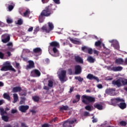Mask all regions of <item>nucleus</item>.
<instances>
[{
  "mask_svg": "<svg viewBox=\"0 0 127 127\" xmlns=\"http://www.w3.org/2000/svg\"><path fill=\"white\" fill-rule=\"evenodd\" d=\"M42 50L40 48H36L33 49V52L34 53H41Z\"/></svg>",
  "mask_w": 127,
  "mask_h": 127,
  "instance_id": "obj_26",
  "label": "nucleus"
},
{
  "mask_svg": "<svg viewBox=\"0 0 127 127\" xmlns=\"http://www.w3.org/2000/svg\"><path fill=\"white\" fill-rule=\"evenodd\" d=\"M68 72L69 75H72V69H71V68L68 69Z\"/></svg>",
  "mask_w": 127,
  "mask_h": 127,
  "instance_id": "obj_55",
  "label": "nucleus"
},
{
  "mask_svg": "<svg viewBox=\"0 0 127 127\" xmlns=\"http://www.w3.org/2000/svg\"><path fill=\"white\" fill-rule=\"evenodd\" d=\"M0 114L1 117H2V116H4V115L7 114V113L5 112V110H4L3 108H0Z\"/></svg>",
  "mask_w": 127,
  "mask_h": 127,
  "instance_id": "obj_31",
  "label": "nucleus"
},
{
  "mask_svg": "<svg viewBox=\"0 0 127 127\" xmlns=\"http://www.w3.org/2000/svg\"><path fill=\"white\" fill-rule=\"evenodd\" d=\"M120 126H122V127H126L127 126V122H126V121H121L119 123Z\"/></svg>",
  "mask_w": 127,
  "mask_h": 127,
  "instance_id": "obj_39",
  "label": "nucleus"
},
{
  "mask_svg": "<svg viewBox=\"0 0 127 127\" xmlns=\"http://www.w3.org/2000/svg\"><path fill=\"white\" fill-rule=\"evenodd\" d=\"M26 90H22L21 91V92H19V95L20 96H26Z\"/></svg>",
  "mask_w": 127,
  "mask_h": 127,
  "instance_id": "obj_33",
  "label": "nucleus"
},
{
  "mask_svg": "<svg viewBox=\"0 0 127 127\" xmlns=\"http://www.w3.org/2000/svg\"><path fill=\"white\" fill-rule=\"evenodd\" d=\"M121 83H122L123 86H126V85H127V79H123L121 78Z\"/></svg>",
  "mask_w": 127,
  "mask_h": 127,
  "instance_id": "obj_32",
  "label": "nucleus"
},
{
  "mask_svg": "<svg viewBox=\"0 0 127 127\" xmlns=\"http://www.w3.org/2000/svg\"><path fill=\"white\" fill-rule=\"evenodd\" d=\"M12 114H16L17 113V110L16 109H12L11 111Z\"/></svg>",
  "mask_w": 127,
  "mask_h": 127,
  "instance_id": "obj_48",
  "label": "nucleus"
},
{
  "mask_svg": "<svg viewBox=\"0 0 127 127\" xmlns=\"http://www.w3.org/2000/svg\"><path fill=\"white\" fill-rule=\"evenodd\" d=\"M42 127H49V125L48 124H44L42 126Z\"/></svg>",
  "mask_w": 127,
  "mask_h": 127,
  "instance_id": "obj_60",
  "label": "nucleus"
},
{
  "mask_svg": "<svg viewBox=\"0 0 127 127\" xmlns=\"http://www.w3.org/2000/svg\"><path fill=\"white\" fill-rule=\"evenodd\" d=\"M1 71H13V72H16V70L12 67V66L10 65V63L8 62H6L3 64L2 67L0 69Z\"/></svg>",
  "mask_w": 127,
  "mask_h": 127,
  "instance_id": "obj_4",
  "label": "nucleus"
},
{
  "mask_svg": "<svg viewBox=\"0 0 127 127\" xmlns=\"http://www.w3.org/2000/svg\"><path fill=\"white\" fill-rule=\"evenodd\" d=\"M1 119L4 122H8V120H9V117H8L7 116H4L3 115L1 116Z\"/></svg>",
  "mask_w": 127,
  "mask_h": 127,
  "instance_id": "obj_30",
  "label": "nucleus"
},
{
  "mask_svg": "<svg viewBox=\"0 0 127 127\" xmlns=\"http://www.w3.org/2000/svg\"><path fill=\"white\" fill-rule=\"evenodd\" d=\"M68 120H66L64 122V124L63 125L64 127H68V125H69V123L68 122Z\"/></svg>",
  "mask_w": 127,
  "mask_h": 127,
  "instance_id": "obj_40",
  "label": "nucleus"
},
{
  "mask_svg": "<svg viewBox=\"0 0 127 127\" xmlns=\"http://www.w3.org/2000/svg\"><path fill=\"white\" fill-rule=\"evenodd\" d=\"M87 79H88L89 80H95L97 81L98 83L100 82V79L99 78L95 75L94 74H92L91 73H89L87 76H86Z\"/></svg>",
  "mask_w": 127,
  "mask_h": 127,
  "instance_id": "obj_9",
  "label": "nucleus"
},
{
  "mask_svg": "<svg viewBox=\"0 0 127 127\" xmlns=\"http://www.w3.org/2000/svg\"><path fill=\"white\" fill-rule=\"evenodd\" d=\"M111 102L113 106H117V104H118V103L121 102L120 104H118L119 108L121 110H125V109H127V103L125 102V100L123 98H121L120 97L113 98L111 99Z\"/></svg>",
  "mask_w": 127,
  "mask_h": 127,
  "instance_id": "obj_2",
  "label": "nucleus"
},
{
  "mask_svg": "<svg viewBox=\"0 0 127 127\" xmlns=\"http://www.w3.org/2000/svg\"><path fill=\"white\" fill-rule=\"evenodd\" d=\"M77 122V120L75 119L74 121L71 120V121H68V123L69 125H73L74 123H76Z\"/></svg>",
  "mask_w": 127,
  "mask_h": 127,
  "instance_id": "obj_41",
  "label": "nucleus"
},
{
  "mask_svg": "<svg viewBox=\"0 0 127 127\" xmlns=\"http://www.w3.org/2000/svg\"><path fill=\"white\" fill-rule=\"evenodd\" d=\"M3 57H4V54L2 53L1 52H0V59H3Z\"/></svg>",
  "mask_w": 127,
  "mask_h": 127,
  "instance_id": "obj_44",
  "label": "nucleus"
},
{
  "mask_svg": "<svg viewBox=\"0 0 127 127\" xmlns=\"http://www.w3.org/2000/svg\"><path fill=\"white\" fill-rule=\"evenodd\" d=\"M49 0H42V1L43 3H47V2H48Z\"/></svg>",
  "mask_w": 127,
  "mask_h": 127,
  "instance_id": "obj_61",
  "label": "nucleus"
},
{
  "mask_svg": "<svg viewBox=\"0 0 127 127\" xmlns=\"http://www.w3.org/2000/svg\"><path fill=\"white\" fill-rule=\"evenodd\" d=\"M92 119H93L92 123H97V122H98V120L95 118V116H93L92 117Z\"/></svg>",
  "mask_w": 127,
  "mask_h": 127,
  "instance_id": "obj_51",
  "label": "nucleus"
},
{
  "mask_svg": "<svg viewBox=\"0 0 127 127\" xmlns=\"http://www.w3.org/2000/svg\"><path fill=\"white\" fill-rule=\"evenodd\" d=\"M73 90H74V87H70L69 93H72V91H73Z\"/></svg>",
  "mask_w": 127,
  "mask_h": 127,
  "instance_id": "obj_64",
  "label": "nucleus"
},
{
  "mask_svg": "<svg viewBox=\"0 0 127 127\" xmlns=\"http://www.w3.org/2000/svg\"><path fill=\"white\" fill-rule=\"evenodd\" d=\"M115 64L117 65H124V59L123 58H118L115 60Z\"/></svg>",
  "mask_w": 127,
  "mask_h": 127,
  "instance_id": "obj_17",
  "label": "nucleus"
},
{
  "mask_svg": "<svg viewBox=\"0 0 127 127\" xmlns=\"http://www.w3.org/2000/svg\"><path fill=\"white\" fill-rule=\"evenodd\" d=\"M29 109V106L28 105H21L19 106V110L21 113H26V111Z\"/></svg>",
  "mask_w": 127,
  "mask_h": 127,
  "instance_id": "obj_12",
  "label": "nucleus"
},
{
  "mask_svg": "<svg viewBox=\"0 0 127 127\" xmlns=\"http://www.w3.org/2000/svg\"><path fill=\"white\" fill-rule=\"evenodd\" d=\"M54 10H56V6L52 4L46 6L44 10H42L39 16V21L40 23H42L45 19V16H50L54 12Z\"/></svg>",
  "mask_w": 127,
  "mask_h": 127,
  "instance_id": "obj_1",
  "label": "nucleus"
},
{
  "mask_svg": "<svg viewBox=\"0 0 127 127\" xmlns=\"http://www.w3.org/2000/svg\"><path fill=\"white\" fill-rule=\"evenodd\" d=\"M6 53L7 54L8 57H10V56H11V53H10V52H7Z\"/></svg>",
  "mask_w": 127,
  "mask_h": 127,
  "instance_id": "obj_62",
  "label": "nucleus"
},
{
  "mask_svg": "<svg viewBox=\"0 0 127 127\" xmlns=\"http://www.w3.org/2000/svg\"><path fill=\"white\" fill-rule=\"evenodd\" d=\"M75 98H76V100L79 101H80V99L81 98V96H80V95L77 94L75 96Z\"/></svg>",
  "mask_w": 127,
  "mask_h": 127,
  "instance_id": "obj_49",
  "label": "nucleus"
},
{
  "mask_svg": "<svg viewBox=\"0 0 127 127\" xmlns=\"http://www.w3.org/2000/svg\"><path fill=\"white\" fill-rule=\"evenodd\" d=\"M7 46H11V47H9L8 48V50L9 51H10L11 52H13L14 51V49L12 48V43L11 42H9L6 45Z\"/></svg>",
  "mask_w": 127,
  "mask_h": 127,
  "instance_id": "obj_22",
  "label": "nucleus"
},
{
  "mask_svg": "<svg viewBox=\"0 0 127 127\" xmlns=\"http://www.w3.org/2000/svg\"><path fill=\"white\" fill-rule=\"evenodd\" d=\"M48 86L50 88H52L53 87V81L52 80H49L48 81Z\"/></svg>",
  "mask_w": 127,
  "mask_h": 127,
  "instance_id": "obj_35",
  "label": "nucleus"
},
{
  "mask_svg": "<svg viewBox=\"0 0 127 127\" xmlns=\"http://www.w3.org/2000/svg\"><path fill=\"white\" fill-rule=\"evenodd\" d=\"M3 97L4 99H5L6 100H7L8 101H10V96H9V94L5 93L3 95Z\"/></svg>",
  "mask_w": 127,
  "mask_h": 127,
  "instance_id": "obj_28",
  "label": "nucleus"
},
{
  "mask_svg": "<svg viewBox=\"0 0 127 127\" xmlns=\"http://www.w3.org/2000/svg\"><path fill=\"white\" fill-rule=\"evenodd\" d=\"M41 73L38 69H34L31 71L30 76L31 77H40Z\"/></svg>",
  "mask_w": 127,
  "mask_h": 127,
  "instance_id": "obj_8",
  "label": "nucleus"
},
{
  "mask_svg": "<svg viewBox=\"0 0 127 127\" xmlns=\"http://www.w3.org/2000/svg\"><path fill=\"white\" fill-rule=\"evenodd\" d=\"M48 26H49V28H48ZM48 26H47V25H45L43 26L41 28L42 30H43V31H45L46 33H49L50 31L54 29V25H53V23L51 22H49Z\"/></svg>",
  "mask_w": 127,
  "mask_h": 127,
  "instance_id": "obj_6",
  "label": "nucleus"
},
{
  "mask_svg": "<svg viewBox=\"0 0 127 127\" xmlns=\"http://www.w3.org/2000/svg\"><path fill=\"white\" fill-rule=\"evenodd\" d=\"M93 53L94 54H96V55H99V52L96 50H93Z\"/></svg>",
  "mask_w": 127,
  "mask_h": 127,
  "instance_id": "obj_59",
  "label": "nucleus"
},
{
  "mask_svg": "<svg viewBox=\"0 0 127 127\" xmlns=\"http://www.w3.org/2000/svg\"><path fill=\"white\" fill-rule=\"evenodd\" d=\"M66 71L65 70H62L59 74V78L61 82H65V77H66Z\"/></svg>",
  "mask_w": 127,
  "mask_h": 127,
  "instance_id": "obj_7",
  "label": "nucleus"
},
{
  "mask_svg": "<svg viewBox=\"0 0 127 127\" xmlns=\"http://www.w3.org/2000/svg\"><path fill=\"white\" fill-rule=\"evenodd\" d=\"M29 64L26 66L27 70L28 69H32V68H34V62L32 61H28Z\"/></svg>",
  "mask_w": 127,
  "mask_h": 127,
  "instance_id": "obj_16",
  "label": "nucleus"
},
{
  "mask_svg": "<svg viewBox=\"0 0 127 127\" xmlns=\"http://www.w3.org/2000/svg\"><path fill=\"white\" fill-rule=\"evenodd\" d=\"M75 80H78L79 82H82L84 80V78L81 77L80 76H75Z\"/></svg>",
  "mask_w": 127,
  "mask_h": 127,
  "instance_id": "obj_38",
  "label": "nucleus"
},
{
  "mask_svg": "<svg viewBox=\"0 0 127 127\" xmlns=\"http://www.w3.org/2000/svg\"><path fill=\"white\" fill-rule=\"evenodd\" d=\"M81 98L82 99V102L85 105H89L90 103H94L96 101L95 97L87 95H83Z\"/></svg>",
  "mask_w": 127,
  "mask_h": 127,
  "instance_id": "obj_3",
  "label": "nucleus"
},
{
  "mask_svg": "<svg viewBox=\"0 0 127 127\" xmlns=\"http://www.w3.org/2000/svg\"><path fill=\"white\" fill-rule=\"evenodd\" d=\"M81 50L82 51H84V52H86L85 50H88V48H87V47L86 46L82 47L81 48Z\"/></svg>",
  "mask_w": 127,
  "mask_h": 127,
  "instance_id": "obj_47",
  "label": "nucleus"
},
{
  "mask_svg": "<svg viewBox=\"0 0 127 127\" xmlns=\"http://www.w3.org/2000/svg\"><path fill=\"white\" fill-rule=\"evenodd\" d=\"M14 6H15V4H14L13 2H11L10 4L8 6L9 11H11V10H12L14 8Z\"/></svg>",
  "mask_w": 127,
  "mask_h": 127,
  "instance_id": "obj_23",
  "label": "nucleus"
},
{
  "mask_svg": "<svg viewBox=\"0 0 127 127\" xmlns=\"http://www.w3.org/2000/svg\"><path fill=\"white\" fill-rule=\"evenodd\" d=\"M74 73L76 75H79L82 72V67L80 65H77L74 66Z\"/></svg>",
  "mask_w": 127,
  "mask_h": 127,
  "instance_id": "obj_10",
  "label": "nucleus"
},
{
  "mask_svg": "<svg viewBox=\"0 0 127 127\" xmlns=\"http://www.w3.org/2000/svg\"><path fill=\"white\" fill-rule=\"evenodd\" d=\"M101 44H102V42L101 41L99 40L95 42V45L96 47H99L101 46Z\"/></svg>",
  "mask_w": 127,
  "mask_h": 127,
  "instance_id": "obj_37",
  "label": "nucleus"
},
{
  "mask_svg": "<svg viewBox=\"0 0 127 127\" xmlns=\"http://www.w3.org/2000/svg\"><path fill=\"white\" fill-rule=\"evenodd\" d=\"M123 65L125 66L127 65V58L125 59V61H123Z\"/></svg>",
  "mask_w": 127,
  "mask_h": 127,
  "instance_id": "obj_53",
  "label": "nucleus"
},
{
  "mask_svg": "<svg viewBox=\"0 0 127 127\" xmlns=\"http://www.w3.org/2000/svg\"><path fill=\"white\" fill-rule=\"evenodd\" d=\"M123 67L122 66H113L111 68L112 71H114V72H118L120 71H122L123 70Z\"/></svg>",
  "mask_w": 127,
  "mask_h": 127,
  "instance_id": "obj_18",
  "label": "nucleus"
},
{
  "mask_svg": "<svg viewBox=\"0 0 127 127\" xmlns=\"http://www.w3.org/2000/svg\"><path fill=\"white\" fill-rule=\"evenodd\" d=\"M53 1L56 4H59L60 3V0H53Z\"/></svg>",
  "mask_w": 127,
  "mask_h": 127,
  "instance_id": "obj_54",
  "label": "nucleus"
},
{
  "mask_svg": "<svg viewBox=\"0 0 127 127\" xmlns=\"http://www.w3.org/2000/svg\"><path fill=\"white\" fill-rule=\"evenodd\" d=\"M30 14V10L29 9H27L25 12L23 14V16L24 17H26V16L29 15Z\"/></svg>",
  "mask_w": 127,
  "mask_h": 127,
  "instance_id": "obj_29",
  "label": "nucleus"
},
{
  "mask_svg": "<svg viewBox=\"0 0 127 127\" xmlns=\"http://www.w3.org/2000/svg\"><path fill=\"white\" fill-rule=\"evenodd\" d=\"M97 88H98V89H102L103 88V85L101 84H99L97 85Z\"/></svg>",
  "mask_w": 127,
  "mask_h": 127,
  "instance_id": "obj_56",
  "label": "nucleus"
},
{
  "mask_svg": "<svg viewBox=\"0 0 127 127\" xmlns=\"http://www.w3.org/2000/svg\"><path fill=\"white\" fill-rule=\"evenodd\" d=\"M112 84L113 85H114V86H117V87H121L122 82H121V78H119L117 80L112 81Z\"/></svg>",
  "mask_w": 127,
  "mask_h": 127,
  "instance_id": "obj_13",
  "label": "nucleus"
},
{
  "mask_svg": "<svg viewBox=\"0 0 127 127\" xmlns=\"http://www.w3.org/2000/svg\"><path fill=\"white\" fill-rule=\"evenodd\" d=\"M88 54H93V50L92 49H87Z\"/></svg>",
  "mask_w": 127,
  "mask_h": 127,
  "instance_id": "obj_45",
  "label": "nucleus"
},
{
  "mask_svg": "<svg viewBox=\"0 0 127 127\" xmlns=\"http://www.w3.org/2000/svg\"><path fill=\"white\" fill-rule=\"evenodd\" d=\"M25 101V98H22V100L20 101V105H23L24 103V101Z\"/></svg>",
  "mask_w": 127,
  "mask_h": 127,
  "instance_id": "obj_46",
  "label": "nucleus"
},
{
  "mask_svg": "<svg viewBox=\"0 0 127 127\" xmlns=\"http://www.w3.org/2000/svg\"><path fill=\"white\" fill-rule=\"evenodd\" d=\"M22 91V89L20 86H16L12 88V92L13 93H19Z\"/></svg>",
  "mask_w": 127,
  "mask_h": 127,
  "instance_id": "obj_15",
  "label": "nucleus"
},
{
  "mask_svg": "<svg viewBox=\"0 0 127 127\" xmlns=\"http://www.w3.org/2000/svg\"><path fill=\"white\" fill-rule=\"evenodd\" d=\"M10 40V36L8 35L5 38L2 39L3 43H7Z\"/></svg>",
  "mask_w": 127,
  "mask_h": 127,
  "instance_id": "obj_24",
  "label": "nucleus"
},
{
  "mask_svg": "<svg viewBox=\"0 0 127 127\" xmlns=\"http://www.w3.org/2000/svg\"><path fill=\"white\" fill-rule=\"evenodd\" d=\"M87 61L89 63H94L96 61V59H94L92 56H88L87 59Z\"/></svg>",
  "mask_w": 127,
  "mask_h": 127,
  "instance_id": "obj_21",
  "label": "nucleus"
},
{
  "mask_svg": "<svg viewBox=\"0 0 127 127\" xmlns=\"http://www.w3.org/2000/svg\"><path fill=\"white\" fill-rule=\"evenodd\" d=\"M32 30H33V27H31L30 28H29L28 29V32H31V31H32Z\"/></svg>",
  "mask_w": 127,
  "mask_h": 127,
  "instance_id": "obj_58",
  "label": "nucleus"
},
{
  "mask_svg": "<svg viewBox=\"0 0 127 127\" xmlns=\"http://www.w3.org/2000/svg\"><path fill=\"white\" fill-rule=\"evenodd\" d=\"M13 103L14 104L16 103V102H17V101L18 100V95H17V94H13Z\"/></svg>",
  "mask_w": 127,
  "mask_h": 127,
  "instance_id": "obj_27",
  "label": "nucleus"
},
{
  "mask_svg": "<svg viewBox=\"0 0 127 127\" xmlns=\"http://www.w3.org/2000/svg\"><path fill=\"white\" fill-rule=\"evenodd\" d=\"M85 109L86 111H89V112H91L92 111V107L90 105H87L85 106Z\"/></svg>",
  "mask_w": 127,
  "mask_h": 127,
  "instance_id": "obj_36",
  "label": "nucleus"
},
{
  "mask_svg": "<svg viewBox=\"0 0 127 127\" xmlns=\"http://www.w3.org/2000/svg\"><path fill=\"white\" fill-rule=\"evenodd\" d=\"M32 99L34 102L38 103L39 102V97L38 96H34L32 97Z\"/></svg>",
  "mask_w": 127,
  "mask_h": 127,
  "instance_id": "obj_34",
  "label": "nucleus"
},
{
  "mask_svg": "<svg viewBox=\"0 0 127 127\" xmlns=\"http://www.w3.org/2000/svg\"><path fill=\"white\" fill-rule=\"evenodd\" d=\"M59 47H60L59 43L57 42V41H53L50 43L49 50H50V49H52V51L54 53H57V52H58L57 48H59Z\"/></svg>",
  "mask_w": 127,
  "mask_h": 127,
  "instance_id": "obj_5",
  "label": "nucleus"
},
{
  "mask_svg": "<svg viewBox=\"0 0 127 127\" xmlns=\"http://www.w3.org/2000/svg\"><path fill=\"white\" fill-rule=\"evenodd\" d=\"M116 88H109L106 89V93L110 96H115Z\"/></svg>",
  "mask_w": 127,
  "mask_h": 127,
  "instance_id": "obj_11",
  "label": "nucleus"
},
{
  "mask_svg": "<svg viewBox=\"0 0 127 127\" xmlns=\"http://www.w3.org/2000/svg\"><path fill=\"white\" fill-rule=\"evenodd\" d=\"M7 23H12V20L11 19L8 18L6 20Z\"/></svg>",
  "mask_w": 127,
  "mask_h": 127,
  "instance_id": "obj_50",
  "label": "nucleus"
},
{
  "mask_svg": "<svg viewBox=\"0 0 127 127\" xmlns=\"http://www.w3.org/2000/svg\"><path fill=\"white\" fill-rule=\"evenodd\" d=\"M69 110V107L68 106L63 105V107L60 108V112L62 111H68Z\"/></svg>",
  "mask_w": 127,
  "mask_h": 127,
  "instance_id": "obj_25",
  "label": "nucleus"
},
{
  "mask_svg": "<svg viewBox=\"0 0 127 127\" xmlns=\"http://www.w3.org/2000/svg\"><path fill=\"white\" fill-rule=\"evenodd\" d=\"M89 112H87V111H85V112H84V116L85 117H87V116H89Z\"/></svg>",
  "mask_w": 127,
  "mask_h": 127,
  "instance_id": "obj_57",
  "label": "nucleus"
},
{
  "mask_svg": "<svg viewBox=\"0 0 127 127\" xmlns=\"http://www.w3.org/2000/svg\"><path fill=\"white\" fill-rule=\"evenodd\" d=\"M4 127H12L10 124H6L4 125Z\"/></svg>",
  "mask_w": 127,
  "mask_h": 127,
  "instance_id": "obj_63",
  "label": "nucleus"
},
{
  "mask_svg": "<svg viewBox=\"0 0 127 127\" xmlns=\"http://www.w3.org/2000/svg\"><path fill=\"white\" fill-rule=\"evenodd\" d=\"M23 23V21H22V19H19L17 20V24L19 25H21Z\"/></svg>",
  "mask_w": 127,
  "mask_h": 127,
  "instance_id": "obj_42",
  "label": "nucleus"
},
{
  "mask_svg": "<svg viewBox=\"0 0 127 127\" xmlns=\"http://www.w3.org/2000/svg\"><path fill=\"white\" fill-rule=\"evenodd\" d=\"M69 40L74 44H80V41L78 39H73L72 38H69Z\"/></svg>",
  "mask_w": 127,
  "mask_h": 127,
  "instance_id": "obj_19",
  "label": "nucleus"
},
{
  "mask_svg": "<svg viewBox=\"0 0 127 127\" xmlns=\"http://www.w3.org/2000/svg\"><path fill=\"white\" fill-rule=\"evenodd\" d=\"M21 127H28V126H27L25 123H22L21 124Z\"/></svg>",
  "mask_w": 127,
  "mask_h": 127,
  "instance_id": "obj_52",
  "label": "nucleus"
},
{
  "mask_svg": "<svg viewBox=\"0 0 127 127\" xmlns=\"http://www.w3.org/2000/svg\"><path fill=\"white\" fill-rule=\"evenodd\" d=\"M43 89H44V90H46V91H47V92H49V90H50V87H49V86H44L43 87Z\"/></svg>",
  "mask_w": 127,
  "mask_h": 127,
  "instance_id": "obj_43",
  "label": "nucleus"
},
{
  "mask_svg": "<svg viewBox=\"0 0 127 127\" xmlns=\"http://www.w3.org/2000/svg\"><path fill=\"white\" fill-rule=\"evenodd\" d=\"M94 108H95V109H97V110H103V105L99 104V103H95L94 105Z\"/></svg>",
  "mask_w": 127,
  "mask_h": 127,
  "instance_id": "obj_20",
  "label": "nucleus"
},
{
  "mask_svg": "<svg viewBox=\"0 0 127 127\" xmlns=\"http://www.w3.org/2000/svg\"><path fill=\"white\" fill-rule=\"evenodd\" d=\"M74 60L77 63H80V64H83L84 63V61L83 59L81 58L79 56H76L74 57Z\"/></svg>",
  "mask_w": 127,
  "mask_h": 127,
  "instance_id": "obj_14",
  "label": "nucleus"
}]
</instances>
